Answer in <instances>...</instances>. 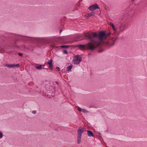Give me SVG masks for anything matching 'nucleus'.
Here are the masks:
<instances>
[{"label": "nucleus", "mask_w": 147, "mask_h": 147, "mask_svg": "<svg viewBox=\"0 0 147 147\" xmlns=\"http://www.w3.org/2000/svg\"><path fill=\"white\" fill-rule=\"evenodd\" d=\"M84 35L87 39L90 40L87 45L89 47L90 51H93L96 48L100 46L101 45L99 41L94 40L93 39L94 38H98L99 40V33L88 32L87 33H84Z\"/></svg>", "instance_id": "1"}, {"label": "nucleus", "mask_w": 147, "mask_h": 147, "mask_svg": "<svg viewBox=\"0 0 147 147\" xmlns=\"http://www.w3.org/2000/svg\"><path fill=\"white\" fill-rule=\"evenodd\" d=\"M109 33H106L105 31H101L99 33V41H102L110 35Z\"/></svg>", "instance_id": "2"}, {"label": "nucleus", "mask_w": 147, "mask_h": 147, "mask_svg": "<svg viewBox=\"0 0 147 147\" xmlns=\"http://www.w3.org/2000/svg\"><path fill=\"white\" fill-rule=\"evenodd\" d=\"M118 39L116 37L115 38H113L111 39L104 42L105 45L108 47H110L114 45L116 40Z\"/></svg>", "instance_id": "3"}, {"label": "nucleus", "mask_w": 147, "mask_h": 147, "mask_svg": "<svg viewBox=\"0 0 147 147\" xmlns=\"http://www.w3.org/2000/svg\"><path fill=\"white\" fill-rule=\"evenodd\" d=\"M84 127H80L78 129V136L77 142L78 144H79L81 141L82 134L84 132Z\"/></svg>", "instance_id": "4"}, {"label": "nucleus", "mask_w": 147, "mask_h": 147, "mask_svg": "<svg viewBox=\"0 0 147 147\" xmlns=\"http://www.w3.org/2000/svg\"><path fill=\"white\" fill-rule=\"evenodd\" d=\"M82 60V58L79 55H77L76 56L74 57V59L73 60V63L74 64H79Z\"/></svg>", "instance_id": "5"}, {"label": "nucleus", "mask_w": 147, "mask_h": 147, "mask_svg": "<svg viewBox=\"0 0 147 147\" xmlns=\"http://www.w3.org/2000/svg\"><path fill=\"white\" fill-rule=\"evenodd\" d=\"M88 9L89 10L92 11L96 9H99V8L97 4L95 3L90 6Z\"/></svg>", "instance_id": "6"}, {"label": "nucleus", "mask_w": 147, "mask_h": 147, "mask_svg": "<svg viewBox=\"0 0 147 147\" xmlns=\"http://www.w3.org/2000/svg\"><path fill=\"white\" fill-rule=\"evenodd\" d=\"M88 44V43L85 45H79L78 46V47L79 48H81L83 49L86 48L87 49L90 50L89 49V47H88L87 45Z\"/></svg>", "instance_id": "7"}, {"label": "nucleus", "mask_w": 147, "mask_h": 147, "mask_svg": "<svg viewBox=\"0 0 147 147\" xmlns=\"http://www.w3.org/2000/svg\"><path fill=\"white\" fill-rule=\"evenodd\" d=\"M94 14H95L94 12L92 11L90 13H87L86 15H85V16L88 18H89V17L92 16H94Z\"/></svg>", "instance_id": "8"}, {"label": "nucleus", "mask_w": 147, "mask_h": 147, "mask_svg": "<svg viewBox=\"0 0 147 147\" xmlns=\"http://www.w3.org/2000/svg\"><path fill=\"white\" fill-rule=\"evenodd\" d=\"M87 133L88 136L90 137H94L92 131L90 130H87Z\"/></svg>", "instance_id": "9"}, {"label": "nucleus", "mask_w": 147, "mask_h": 147, "mask_svg": "<svg viewBox=\"0 0 147 147\" xmlns=\"http://www.w3.org/2000/svg\"><path fill=\"white\" fill-rule=\"evenodd\" d=\"M125 29L123 27V26L121 25L120 26L119 28V32H122Z\"/></svg>", "instance_id": "10"}, {"label": "nucleus", "mask_w": 147, "mask_h": 147, "mask_svg": "<svg viewBox=\"0 0 147 147\" xmlns=\"http://www.w3.org/2000/svg\"><path fill=\"white\" fill-rule=\"evenodd\" d=\"M121 25L123 26V27L125 29L127 28V26L126 24H125V23H123L122 22H121Z\"/></svg>", "instance_id": "11"}, {"label": "nucleus", "mask_w": 147, "mask_h": 147, "mask_svg": "<svg viewBox=\"0 0 147 147\" xmlns=\"http://www.w3.org/2000/svg\"><path fill=\"white\" fill-rule=\"evenodd\" d=\"M5 66L9 68L14 67V64H6Z\"/></svg>", "instance_id": "12"}, {"label": "nucleus", "mask_w": 147, "mask_h": 147, "mask_svg": "<svg viewBox=\"0 0 147 147\" xmlns=\"http://www.w3.org/2000/svg\"><path fill=\"white\" fill-rule=\"evenodd\" d=\"M42 65H43L44 66V65H40L39 66H36V69H37L38 70H40L42 69V68H42Z\"/></svg>", "instance_id": "13"}, {"label": "nucleus", "mask_w": 147, "mask_h": 147, "mask_svg": "<svg viewBox=\"0 0 147 147\" xmlns=\"http://www.w3.org/2000/svg\"><path fill=\"white\" fill-rule=\"evenodd\" d=\"M73 67V65H70L69 66L67 67V71H69Z\"/></svg>", "instance_id": "14"}, {"label": "nucleus", "mask_w": 147, "mask_h": 147, "mask_svg": "<svg viewBox=\"0 0 147 147\" xmlns=\"http://www.w3.org/2000/svg\"><path fill=\"white\" fill-rule=\"evenodd\" d=\"M47 64L48 65H49L50 64H52V59H50L49 61L47 62Z\"/></svg>", "instance_id": "15"}, {"label": "nucleus", "mask_w": 147, "mask_h": 147, "mask_svg": "<svg viewBox=\"0 0 147 147\" xmlns=\"http://www.w3.org/2000/svg\"><path fill=\"white\" fill-rule=\"evenodd\" d=\"M69 45H62L61 46V48H68L69 47Z\"/></svg>", "instance_id": "16"}, {"label": "nucleus", "mask_w": 147, "mask_h": 147, "mask_svg": "<svg viewBox=\"0 0 147 147\" xmlns=\"http://www.w3.org/2000/svg\"><path fill=\"white\" fill-rule=\"evenodd\" d=\"M53 64H50L49 65V67L51 70H52L53 69Z\"/></svg>", "instance_id": "17"}, {"label": "nucleus", "mask_w": 147, "mask_h": 147, "mask_svg": "<svg viewBox=\"0 0 147 147\" xmlns=\"http://www.w3.org/2000/svg\"><path fill=\"white\" fill-rule=\"evenodd\" d=\"M82 111L84 113H88V112L86 110H85V109H82Z\"/></svg>", "instance_id": "18"}, {"label": "nucleus", "mask_w": 147, "mask_h": 147, "mask_svg": "<svg viewBox=\"0 0 147 147\" xmlns=\"http://www.w3.org/2000/svg\"><path fill=\"white\" fill-rule=\"evenodd\" d=\"M110 26L112 27V28L114 26V24L111 22H110Z\"/></svg>", "instance_id": "19"}, {"label": "nucleus", "mask_w": 147, "mask_h": 147, "mask_svg": "<svg viewBox=\"0 0 147 147\" xmlns=\"http://www.w3.org/2000/svg\"><path fill=\"white\" fill-rule=\"evenodd\" d=\"M14 67H19L20 66V65L19 64H17L16 65L14 64Z\"/></svg>", "instance_id": "20"}, {"label": "nucleus", "mask_w": 147, "mask_h": 147, "mask_svg": "<svg viewBox=\"0 0 147 147\" xmlns=\"http://www.w3.org/2000/svg\"><path fill=\"white\" fill-rule=\"evenodd\" d=\"M63 53L67 54L68 53V52L66 50H65L63 51Z\"/></svg>", "instance_id": "21"}, {"label": "nucleus", "mask_w": 147, "mask_h": 147, "mask_svg": "<svg viewBox=\"0 0 147 147\" xmlns=\"http://www.w3.org/2000/svg\"><path fill=\"white\" fill-rule=\"evenodd\" d=\"M3 134L2 133L0 132V139L2 138Z\"/></svg>", "instance_id": "22"}, {"label": "nucleus", "mask_w": 147, "mask_h": 147, "mask_svg": "<svg viewBox=\"0 0 147 147\" xmlns=\"http://www.w3.org/2000/svg\"><path fill=\"white\" fill-rule=\"evenodd\" d=\"M82 109H81L80 107H79L78 108V110L80 111H82Z\"/></svg>", "instance_id": "23"}, {"label": "nucleus", "mask_w": 147, "mask_h": 147, "mask_svg": "<svg viewBox=\"0 0 147 147\" xmlns=\"http://www.w3.org/2000/svg\"><path fill=\"white\" fill-rule=\"evenodd\" d=\"M56 69L58 71H60V68H59V67H56Z\"/></svg>", "instance_id": "24"}, {"label": "nucleus", "mask_w": 147, "mask_h": 147, "mask_svg": "<svg viewBox=\"0 0 147 147\" xmlns=\"http://www.w3.org/2000/svg\"><path fill=\"white\" fill-rule=\"evenodd\" d=\"M36 113V111L35 110H34L32 111V113L33 114H35Z\"/></svg>", "instance_id": "25"}, {"label": "nucleus", "mask_w": 147, "mask_h": 147, "mask_svg": "<svg viewBox=\"0 0 147 147\" xmlns=\"http://www.w3.org/2000/svg\"><path fill=\"white\" fill-rule=\"evenodd\" d=\"M112 28L114 31H116L117 30V29L115 28L114 26Z\"/></svg>", "instance_id": "26"}, {"label": "nucleus", "mask_w": 147, "mask_h": 147, "mask_svg": "<svg viewBox=\"0 0 147 147\" xmlns=\"http://www.w3.org/2000/svg\"><path fill=\"white\" fill-rule=\"evenodd\" d=\"M103 51V50H99L98 51V52H99V53H100L102 52Z\"/></svg>", "instance_id": "27"}, {"label": "nucleus", "mask_w": 147, "mask_h": 147, "mask_svg": "<svg viewBox=\"0 0 147 147\" xmlns=\"http://www.w3.org/2000/svg\"><path fill=\"white\" fill-rule=\"evenodd\" d=\"M18 55L20 56H22V54L21 53H18Z\"/></svg>", "instance_id": "28"}, {"label": "nucleus", "mask_w": 147, "mask_h": 147, "mask_svg": "<svg viewBox=\"0 0 147 147\" xmlns=\"http://www.w3.org/2000/svg\"><path fill=\"white\" fill-rule=\"evenodd\" d=\"M51 47H53V48H54L55 47V46H53V45H51Z\"/></svg>", "instance_id": "29"}, {"label": "nucleus", "mask_w": 147, "mask_h": 147, "mask_svg": "<svg viewBox=\"0 0 147 147\" xmlns=\"http://www.w3.org/2000/svg\"><path fill=\"white\" fill-rule=\"evenodd\" d=\"M62 32V30H60V32H59V33H61V32Z\"/></svg>", "instance_id": "30"}, {"label": "nucleus", "mask_w": 147, "mask_h": 147, "mask_svg": "<svg viewBox=\"0 0 147 147\" xmlns=\"http://www.w3.org/2000/svg\"><path fill=\"white\" fill-rule=\"evenodd\" d=\"M42 69H48V68H43Z\"/></svg>", "instance_id": "31"}, {"label": "nucleus", "mask_w": 147, "mask_h": 147, "mask_svg": "<svg viewBox=\"0 0 147 147\" xmlns=\"http://www.w3.org/2000/svg\"><path fill=\"white\" fill-rule=\"evenodd\" d=\"M56 82L57 84H58V83L57 82Z\"/></svg>", "instance_id": "32"}, {"label": "nucleus", "mask_w": 147, "mask_h": 147, "mask_svg": "<svg viewBox=\"0 0 147 147\" xmlns=\"http://www.w3.org/2000/svg\"><path fill=\"white\" fill-rule=\"evenodd\" d=\"M134 1V0H131L132 2H133Z\"/></svg>", "instance_id": "33"}, {"label": "nucleus", "mask_w": 147, "mask_h": 147, "mask_svg": "<svg viewBox=\"0 0 147 147\" xmlns=\"http://www.w3.org/2000/svg\"><path fill=\"white\" fill-rule=\"evenodd\" d=\"M25 37H28V36H25Z\"/></svg>", "instance_id": "34"}]
</instances>
